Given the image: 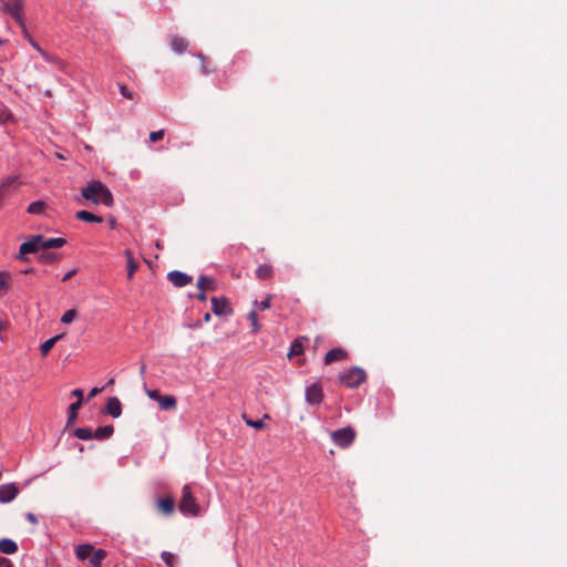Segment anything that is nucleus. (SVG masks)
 Here are the masks:
<instances>
[{
    "mask_svg": "<svg viewBox=\"0 0 567 567\" xmlns=\"http://www.w3.org/2000/svg\"><path fill=\"white\" fill-rule=\"evenodd\" d=\"M27 519H28L30 523H32V524H37V522H38V519H37L35 515H34V514H32V513H28V514H27Z\"/></svg>",
    "mask_w": 567,
    "mask_h": 567,
    "instance_id": "c03bdc74",
    "label": "nucleus"
},
{
    "mask_svg": "<svg viewBox=\"0 0 567 567\" xmlns=\"http://www.w3.org/2000/svg\"><path fill=\"white\" fill-rule=\"evenodd\" d=\"M308 340L306 336L299 337L293 340L288 352V357L300 355L305 351L303 341Z\"/></svg>",
    "mask_w": 567,
    "mask_h": 567,
    "instance_id": "dca6fc26",
    "label": "nucleus"
},
{
    "mask_svg": "<svg viewBox=\"0 0 567 567\" xmlns=\"http://www.w3.org/2000/svg\"><path fill=\"white\" fill-rule=\"evenodd\" d=\"M82 196L96 205L102 204L107 207L113 204V196L110 189L100 181H92L82 189Z\"/></svg>",
    "mask_w": 567,
    "mask_h": 567,
    "instance_id": "f257e3e1",
    "label": "nucleus"
},
{
    "mask_svg": "<svg viewBox=\"0 0 567 567\" xmlns=\"http://www.w3.org/2000/svg\"><path fill=\"white\" fill-rule=\"evenodd\" d=\"M0 567H14L12 561L6 557H0Z\"/></svg>",
    "mask_w": 567,
    "mask_h": 567,
    "instance_id": "58836bf2",
    "label": "nucleus"
},
{
    "mask_svg": "<svg viewBox=\"0 0 567 567\" xmlns=\"http://www.w3.org/2000/svg\"><path fill=\"white\" fill-rule=\"evenodd\" d=\"M146 394H147L151 399H153V400H155V401H157V400L162 396V395L159 394V392H158V391H156V390H147V391H146Z\"/></svg>",
    "mask_w": 567,
    "mask_h": 567,
    "instance_id": "4c0bfd02",
    "label": "nucleus"
},
{
    "mask_svg": "<svg viewBox=\"0 0 567 567\" xmlns=\"http://www.w3.org/2000/svg\"><path fill=\"white\" fill-rule=\"evenodd\" d=\"M348 358V352L341 348H334L327 352L324 364H331L336 361H343Z\"/></svg>",
    "mask_w": 567,
    "mask_h": 567,
    "instance_id": "ddd939ff",
    "label": "nucleus"
},
{
    "mask_svg": "<svg viewBox=\"0 0 567 567\" xmlns=\"http://www.w3.org/2000/svg\"><path fill=\"white\" fill-rule=\"evenodd\" d=\"M75 556L82 561L89 559L93 567H101L106 557V551L101 548L95 549L90 544H81L75 547Z\"/></svg>",
    "mask_w": 567,
    "mask_h": 567,
    "instance_id": "f03ea898",
    "label": "nucleus"
},
{
    "mask_svg": "<svg viewBox=\"0 0 567 567\" xmlns=\"http://www.w3.org/2000/svg\"><path fill=\"white\" fill-rule=\"evenodd\" d=\"M339 379L344 386L355 389L365 381L367 374L363 369L353 367L340 374Z\"/></svg>",
    "mask_w": 567,
    "mask_h": 567,
    "instance_id": "20e7f679",
    "label": "nucleus"
},
{
    "mask_svg": "<svg viewBox=\"0 0 567 567\" xmlns=\"http://www.w3.org/2000/svg\"><path fill=\"white\" fill-rule=\"evenodd\" d=\"M210 318H212V317H210V315L207 312V313H205V316H204V321H205V322H209V321H210Z\"/></svg>",
    "mask_w": 567,
    "mask_h": 567,
    "instance_id": "3c124183",
    "label": "nucleus"
},
{
    "mask_svg": "<svg viewBox=\"0 0 567 567\" xmlns=\"http://www.w3.org/2000/svg\"><path fill=\"white\" fill-rule=\"evenodd\" d=\"M40 54L49 62H55L59 61L55 56L51 55L49 52L44 50H40Z\"/></svg>",
    "mask_w": 567,
    "mask_h": 567,
    "instance_id": "e433bc0d",
    "label": "nucleus"
},
{
    "mask_svg": "<svg viewBox=\"0 0 567 567\" xmlns=\"http://www.w3.org/2000/svg\"><path fill=\"white\" fill-rule=\"evenodd\" d=\"M212 310L216 316H230L233 313V309L229 306V302L226 298H217L213 297L210 299Z\"/></svg>",
    "mask_w": 567,
    "mask_h": 567,
    "instance_id": "9d476101",
    "label": "nucleus"
},
{
    "mask_svg": "<svg viewBox=\"0 0 567 567\" xmlns=\"http://www.w3.org/2000/svg\"><path fill=\"white\" fill-rule=\"evenodd\" d=\"M24 0H9L2 1L1 11L9 13L12 19L19 24L24 33H27V27L24 22Z\"/></svg>",
    "mask_w": 567,
    "mask_h": 567,
    "instance_id": "7ed1b4c3",
    "label": "nucleus"
},
{
    "mask_svg": "<svg viewBox=\"0 0 567 567\" xmlns=\"http://www.w3.org/2000/svg\"><path fill=\"white\" fill-rule=\"evenodd\" d=\"M331 439L337 446L347 449L353 443L355 431L350 426L339 429L331 433Z\"/></svg>",
    "mask_w": 567,
    "mask_h": 567,
    "instance_id": "423d86ee",
    "label": "nucleus"
},
{
    "mask_svg": "<svg viewBox=\"0 0 567 567\" xmlns=\"http://www.w3.org/2000/svg\"><path fill=\"white\" fill-rule=\"evenodd\" d=\"M248 319L251 321L252 332H255V333L258 332L260 330V324L258 323V320H257L256 310H251L248 313Z\"/></svg>",
    "mask_w": 567,
    "mask_h": 567,
    "instance_id": "7c9ffc66",
    "label": "nucleus"
},
{
    "mask_svg": "<svg viewBox=\"0 0 567 567\" xmlns=\"http://www.w3.org/2000/svg\"><path fill=\"white\" fill-rule=\"evenodd\" d=\"M179 511L185 515L197 516L199 515V506L193 496L192 489L185 485L182 489V499L178 505Z\"/></svg>",
    "mask_w": 567,
    "mask_h": 567,
    "instance_id": "39448f33",
    "label": "nucleus"
},
{
    "mask_svg": "<svg viewBox=\"0 0 567 567\" xmlns=\"http://www.w3.org/2000/svg\"><path fill=\"white\" fill-rule=\"evenodd\" d=\"M74 435L80 440L94 439V432L89 427H79L74 431Z\"/></svg>",
    "mask_w": 567,
    "mask_h": 567,
    "instance_id": "c756f323",
    "label": "nucleus"
},
{
    "mask_svg": "<svg viewBox=\"0 0 567 567\" xmlns=\"http://www.w3.org/2000/svg\"><path fill=\"white\" fill-rule=\"evenodd\" d=\"M216 281L212 277L200 276L197 280V288L203 291H214L216 290Z\"/></svg>",
    "mask_w": 567,
    "mask_h": 567,
    "instance_id": "2eb2a0df",
    "label": "nucleus"
},
{
    "mask_svg": "<svg viewBox=\"0 0 567 567\" xmlns=\"http://www.w3.org/2000/svg\"><path fill=\"white\" fill-rule=\"evenodd\" d=\"M11 120L12 114L10 113V111L6 106L0 105V123L2 124Z\"/></svg>",
    "mask_w": 567,
    "mask_h": 567,
    "instance_id": "2f4dec72",
    "label": "nucleus"
},
{
    "mask_svg": "<svg viewBox=\"0 0 567 567\" xmlns=\"http://www.w3.org/2000/svg\"><path fill=\"white\" fill-rule=\"evenodd\" d=\"M79 220L86 223H102L103 218L87 210H79L75 214Z\"/></svg>",
    "mask_w": 567,
    "mask_h": 567,
    "instance_id": "4be33fe9",
    "label": "nucleus"
},
{
    "mask_svg": "<svg viewBox=\"0 0 567 567\" xmlns=\"http://www.w3.org/2000/svg\"><path fill=\"white\" fill-rule=\"evenodd\" d=\"M167 278L177 288L185 287L193 281L190 276L178 270L171 271Z\"/></svg>",
    "mask_w": 567,
    "mask_h": 567,
    "instance_id": "f8f14e48",
    "label": "nucleus"
},
{
    "mask_svg": "<svg viewBox=\"0 0 567 567\" xmlns=\"http://www.w3.org/2000/svg\"><path fill=\"white\" fill-rule=\"evenodd\" d=\"M171 47L176 53H183L187 49L188 42L184 38L174 37L171 41Z\"/></svg>",
    "mask_w": 567,
    "mask_h": 567,
    "instance_id": "393cba45",
    "label": "nucleus"
},
{
    "mask_svg": "<svg viewBox=\"0 0 567 567\" xmlns=\"http://www.w3.org/2000/svg\"><path fill=\"white\" fill-rule=\"evenodd\" d=\"M109 226L112 229L116 228V226H117L116 219L115 218H110Z\"/></svg>",
    "mask_w": 567,
    "mask_h": 567,
    "instance_id": "49530a36",
    "label": "nucleus"
},
{
    "mask_svg": "<svg viewBox=\"0 0 567 567\" xmlns=\"http://www.w3.org/2000/svg\"><path fill=\"white\" fill-rule=\"evenodd\" d=\"M81 405H82L81 401H76L69 406L68 425H71L75 422V420L78 417V411L81 408Z\"/></svg>",
    "mask_w": 567,
    "mask_h": 567,
    "instance_id": "c85d7f7f",
    "label": "nucleus"
},
{
    "mask_svg": "<svg viewBox=\"0 0 567 567\" xmlns=\"http://www.w3.org/2000/svg\"><path fill=\"white\" fill-rule=\"evenodd\" d=\"M17 551H18V545L16 542H13L9 538L0 539V553L7 554V555H12V554H16Z\"/></svg>",
    "mask_w": 567,
    "mask_h": 567,
    "instance_id": "a211bd4d",
    "label": "nucleus"
},
{
    "mask_svg": "<svg viewBox=\"0 0 567 567\" xmlns=\"http://www.w3.org/2000/svg\"><path fill=\"white\" fill-rule=\"evenodd\" d=\"M75 317H76V311L74 309H70L62 315L61 321L63 323H71Z\"/></svg>",
    "mask_w": 567,
    "mask_h": 567,
    "instance_id": "473e14b6",
    "label": "nucleus"
},
{
    "mask_svg": "<svg viewBox=\"0 0 567 567\" xmlns=\"http://www.w3.org/2000/svg\"><path fill=\"white\" fill-rule=\"evenodd\" d=\"M121 94L126 99H132V92L125 85L121 86Z\"/></svg>",
    "mask_w": 567,
    "mask_h": 567,
    "instance_id": "ea45409f",
    "label": "nucleus"
},
{
    "mask_svg": "<svg viewBox=\"0 0 567 567\" xmlns=\"http://www.w3.org/2000/svg\"><path fill=\"white\" fill-rule=\"evenodd\" d=\"M157 508L166 514V515H169L174 512V508H175V502L173 498L171 497H165V498H161L158 499L157 502Z\"/></svg>",
    "mask_w": 567,
    "mask_h": 567,
    "instance_id": "aec40b11",
    "label": "nucleus"
},
{
    "mask_svg": "<svg viewBox=\"0 0 567 567\" xmlns=\"http://www.w3.org/2000/svg\"><path fill=\"white\" fill-rule=\"evenodd\" d=\"M18 186L19 183L17 176H7L0 179V209L11 194L18 189Z\"/></svg>",
    "mask_w": 567,
    "mask_h": 567,
    "instance_id": "0eeeda50",
    "label": "nucleus"
},
{
    "mask_svg": "<svg viewBox=\"0 0 567 567\" xmlns=\"http://www.w3.org/2000/svg\"><path fill=\"white\" fill-rule=\"evenodd\" d=\"M164 136H165V131L159 130V131L152 132L150 134V140H151V142H157L159 140H163Z\"/></svg>",
    "mask_w": 567,
    "mask_h": 567,
    "instance_id": "f704fd0d",
    "label": "nucleus"
},
{
    "mask_svg": "<svg viewBox=\"0 0 567 567\" xmlns=\"http://www.w3.org/2000/svg\"><path fill=\"white\" fill-rule=\"evenodd\" d=\"M323 400V390L319 383L306 388V401L311 405H319Z\"/></svg>",
    "mask_w": 567,
    "mask_h": 567,
    "instance_id": "1a4fd4ad",
    "label": "nucleus"
},
{
    "mask_svg": "<svg viewBox=\"0 0 567 567\" xmlns=\"http://www.w3.org/2000/svg\"><path fill=\"white\" fill-rule=\"evenodd\" d=\"M19 494V487L14 483L0 485V503H10Z\"/></svg>",
    "mask_w": 567,
    "mask_h": 567,
    "instance_id": "9b49d317",
    "label": "nucleus"
},
{
    "mask_svg": "<svg viewBox=\"0 0 567 567\" xmlns=\"http://www.w3.org/2000/svg\"><path fill=\"white\" fill-rule=\"evenodd\" d=\"M205 292L206 291L200 290V292L197 295V299L200 301H206L207 297Z\"/></svg>",
    "mask_w": 567,
    "mask_h": 567,
    "instance_id": "a18cd8bd",
    "label": "nucleus"
},
{
    "mask_svg": "<svg viewBox=\"0 0 567 567\" xmlns=\"http://www.w3.org/2000/svg\"><path fill=\"white\" fill-rule=\"evenodd\" d=\"M62 336H54L44 341L40 347L41 355L47 357L51 349L53 348V346L56 343V341L60 340Z\"/></svg>",
    "mask_w": 567,
    "mask_h": 567,
    "instance_id": "cd10ccee",
    "label": "nucleus"
},
{
    "mask_svg": "<svg viewBox=\"0 0 567 567\" xmlns=\"http://www.w3.org/2000/svg\"><path fill=\"white\" fill-rule=\"evenodd\" d=\"M75 274H76V270H75V269L70 270L69 272H66V274L64 275V277L62 278V281H66V280L71 279Z\"/></svg>",
    "mask_w": 567,
    "mask_h": 567,
    "instance_id": "37998d69",
    "label": "nucleus"
},
{
    "mask_svg": "<svg viewBox=\"0 0 567 567\" xmlns=\"http://www.w3.org/2000/svg\"><path fill=\"white\" fill-rule=\"evenodd\" d=\"M0 281L1 286L4 285V275L0 272Z\"/></svg>",
    "mask_w": 567,
    "mask_h": 567,
    "instance_id": "603ef678",
    "label": "nucleus"
},
{
    "mask_svg": "<svg viewBox=\"0 0 567 567\" xmlns=\"http://www.w3.org/2000/svg\"><path fill=\"white\" fill-rule=\"evenodd\" d=\"M104 390V388H93L89 393V399H92L96 396L99 393H101Z\"/></svg>",
    "mask_w": 567,
    "mask_h": 567,
    "instance_id": "79ce46f5",
    "label": "nucleus"
},
{
    "mask_svg": "<svg viewBox=\"0 0 567 567\" xmlns=\"http://www.w3.org/2000/svg\"><path fill=\"white\" fill-rule=\"evenodd\" d=\"M270 300H271V296L268 295L265 300H262L261 302L258 303L259 309L260 310L269 309L270 308Z\"/></svg>",
    "mask_w": 567,
    "mask_h": 567,
    "instance_id": "c9c22d12",
    "label": "nucleus"
},
{
    "mask_svg": "<svg viewBox=\"0 0 567 567\" xmlns=\"http://www.w3.org/2000/svg\"><path fill=\"white\" fill-rule=\"evenodd\" d=\"M202 72L204 74H208L209 73V70L207 69V66L205 64L202 65Z\"/></svg>",
    "mask_w": 567,
    "mask_h": 567,
    "instance_id": "8fccbe9b",
    "label": "nucleus"
},
{
    "mask_svg": "<svg viewBox=\"0 0 567 567\" xmlns=\"http://www.w3.org/2000/svg\"><path fill=\"white\" fill-rule=\"evenodd\" d=\"M105 412L112 417H118L122 413V404L115 396L110 398L105 405Z\"/></svg>",
    "mask_w": 567,
    "mask_h": 567,
    "instance_id": "4468645a",
    "label": "nucleus"
},
{
    "mask_svg": "<svg viewBox=\"0 0 567 567\" xmlns=\"http://www.w3.org/2000/svg\"><path fill=\"white\" fill-rule=\"evenodd\" d=\"M274 274V269L270 265L264 264L258 266L256 269V277L260 280L269 279Z\"/></svg>",
    "mask_w": 567,
    "mask_h": 567,
    "instance_id": "a878e982",
    "label": "nucleus"
},
{
    "mask_svg": "<svg viewBox=\"0 0 567 567\" xmlns=\"http://www.w3.org/2000/svg\"><path fill=\"white\" fill-rule=\"evenodd\" d=\"M66 244L64 238H44L43 237V249L61 248Z\"/></svg>",
    "mask_w": 567,
    "mask_h": 567,
    "instance_id": "b1692460",
    "label": "nucleus"
},
{
    "mask_svg": "<svg viewBox=\"0 0 567 567\" xmlns=\"http://www.w3.org/2000/svg\"><path fill=\"white\" fill-rule=\"evenodd\" d=\"M48 208V205L43 200H35L32 202L28 208L27 213L31 215H43Z\"/></svg>",
    "mask_w": 567,
    "mask_h": 567,
    "instance_id": "412c9836",
    "label": "nucleus"
},
{
    "mask_svg": "<svg viewBox=\"0 0 567 567\" xmlns=\"http://www.w3.org/2000/svg\"><path fill=\"white\" fill-rule=\"evenodd\" d=\"M241 417L245 421L246 425L254 427L256 430L265 429L266 424H265L264 420L270 419L269 414H265L261 420H257V421L249 419L246 414H243Z\"/></svg>",
    "mask_w": 567,
    "mask_h": 567,
    "instance_id": "5701e85b",
    "label": "nucleus"
},
{
    "mask_svg": "<svg viewBox=\"0 0 567 567\" xmlns=\"http://www.w3.org/2000/svg\"><path fill=\"white\" fill-rule=\"evenodd\" d=\"M162 559L165 561V564L169 567H174L175 563V556L169 551H163L162 553Z\"/></svg>",
    "mask_w": 567,
    "mask_h": 567,
    "instance_id": "72a5a7b5",
    "label": "nucleus"
},
{
    "mask_svg": "<svg viewBox=\"0 0 567 567\" xmlns=\"http://www.w3.org/2000/svg\"><path fill=\"white\" fill-rule=\"evenodd\" d=\"M124 255H125L126 262H127V279H132V277L134 276V274L138 269L140 265L134 259L133 252L130 249H126L124 251Z\"/></svg>",
    "mask_w": 567,
    "mask_h": 567,
    "instance_id": "f3484780",
    "label": "nucleus"
},
{
    "mask_svg": "<svg viewBox=\"0 0 567 567\" xmlns=\"http://www.w3.org/2000/svg\"><path fill=\"white\" fill-rule=\"evenodd\" d=\"M30 42L32 44V47L38 50V52H40V50H43L35 41H33L32 39H30Z\"/></svg>",
    "mask_w": 567,
    "mask_h": 567,
    "instance_id": "de8ad7c7",
    "label": "nucleus"
},
{
    "mask_svg": "<svg viewBox=\"0 0 567 567\" xmlns=\"http://www.w3.org/2000/svg\"><path fill=\"white\" fill-rule=\"evenodd\" d=\"M113 432H114L113 425H105V426L97 427L96 431L94 432V439H97V440L109 439L113 434Z\"/></svg>",
    "mask_w": 567,
    "mask_h": 567,
    "instance_id": "bb28decb",
    "label": "nucleus"
},
{
    "mask_svg": "<svg viewBox=\"0 0 567 567\" xmlns=\"http://www.w3.org/2000/svg\"><path fill=\"white\" fill-rule=\"evenodd\" d=\"M6 329V322L0 318V332Z\"/></svg>",
    "mask_w": 567,
    "mask_h": 567,
    "instance_id": "09e8293b",
    "label": "nucleus"
},
{
    "mask_svg": "<svg viewBox=\"0 0 567 567\" xmlns=\"http://www.w3.org/2000/svg\"><path fill=\"white\" fill-rule=\"evenodd\" d=\"M158 408L163 411L174 410L176 408V399L173 395H162L158 400Z\"/></svg>",
    "mask_w": 567,
    "mask_h": 567,
    "instance_id": "6ab92c4d",
    "label": "nucleus"
},
{
    "mask_svg": "<svg viewBox=\"0 0 567 567\" xmlns=\"http://www.w3.org/2000/svg\"><path fill=\"white\" fill-rule=\"evenodd\" d=\"M40 249H43V236H32L29 240L21 244L19 259H24V255L38 252Z\"/></svg>",
    "mask_w": 567,
    "mask_h": 567,
    "instance_id": "6e6552de",
    "label": "nucleus"
},
{
    "mask_svg": "<svg viewBox=\"0 0 567 567\" xmlns=\"http://www.w3.org/2000/svg\"><path fill=\"white\" fill-rule=\"evenodd\" d=\"M71 394L76 396V401H81V403H83V391L81 389L73 390Z\"/></svg>",
    "mask_w": 567,
    "mask_h": 567,
    "instance_id": "a19ab883",
    "label": "nucleus"
}]
</instances>
